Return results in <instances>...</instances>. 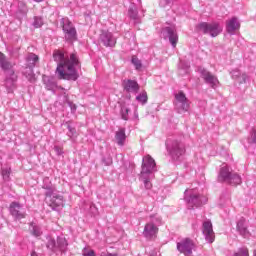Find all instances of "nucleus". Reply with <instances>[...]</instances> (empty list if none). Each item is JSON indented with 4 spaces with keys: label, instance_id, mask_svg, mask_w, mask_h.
I'll return each instance as SVG.
<instances>
[{
    "label": "nucleus",
    "instance_id": "nucleus-1",
    "mask_svg": "<svg viewBox=\"0 0 256 256\" xmlns=\"http://www.w3.org/2000/svg\"><path fill=\"white\" fill-rule=\"evenodd\" d=\"M54 61L58 63L57 73L59 79H67L71 81H77L79 74L75 70V65H79V59L76 53L70 55V59L65 55V53L55 50L53 53Z\"/></svg>",
    "mask_w": 256,
    "mask_h": 256
},
{
    "label": "nucleus",
    "instance_id": "nucleus-2",
    "mask_svg": "<svg viewBox=\"0 0 256 256\" xmlns=\"http://www.w3.org/2000/svg\"><path fill=\"white\" fill-rule=\"evenodd\" d=\"M197 29L198 31H201L205 35H207L208 33L209 35H211V37H217V35H219L221 31H223V28L217 22H212V23L202 22L198 24Z\"/></svg>",
    "mask_w": 256,
    "mask_h": 256
},
{
    "label": "nucleus",
    "instance_id": "nucleus-3",
    "mask_svg": "<svg viewBox=\"0 0 256 256\" xmlns=\"http://www.w3.org/2000/svg\"><path fill=\"white\" fill-rule=\"evenodd\" d=\"M175 106L178 109L179 113H185L189 111V100H187V96L183 91H180L178 94L175 95Z\"/></svg>",
    "mask_w": 256,
    "mask_h": 256
},
{
    "label": "nucleus",
    "instance_id": "nucleus-4",
    "mask_svg": "<svg viewBox=\"0 0 256 256\" xmlns=\"http://www.w3.org/2000/svg\"><path fill=\"white\" fill-rule=\"evenodd\" d=\"M155 167H157L155 159H153L151 155H146L143 157L141 174L149 175L150 173L155 171Z\"/></svg>",
    "mask_w": 256,
    "mask_h": 256
},
{
    "label": "nucleus",
    "instance_id": "nucleus-5",
    "mask_svg": "<svg viewBox=\"0 0 256 256\" xmlns=\"http://www.w3.org/2000/svg\"><path fill=\"white\" fill-rule=\"evenodd\" d=\"M63 31L65 33V38L68 39V41H75V39H77V30H75L71 21L66 20L64 22Z\"/></svg>",
    "mask_w": 256,
    "mask_h": 256
},
{
    "label": "nucleus",
    "instance_id": "nucleus-6",
    "mask_svg": "<svg viewBox=\"0 0 256 256\" xmlns=\"http://www.w3.org/2000/svg\"><path fill=\"white\" fill-rule=\"evenodd\" d=\"M100 41L104 47H115L117 39L113 37V33L109 31H102L100 34Z\"/></svg>",
    "mask_w": 256,
    "mask_h": 256
},
{
    "label": "nucleus",
    "instance_id": "nucleus-7",
    "mask_svg": "<svg viewBox=\"0 0 256 256\" xmlns=\"http://www.w3.org/2000/svg\"><path fill=\"white\" fill-rule=\"evenodd\" d=\"M157 233H159V227L153 222H149L145 225L143 235L146 239H157Z\"/></svg>",
    "mask_w": 256,
    "mask_h": 256
},
{
    "label": "nucleus",
    "instance_id": "nucleus-8",
    "mask_svg": "<svg viewBox=\"0 0 256 256\" xmlns=\"http://www.w3.org/2000/svg\"><path fill=\"white\" fill-rule=\"evenodd\" d=\"M193 247V241H191V239L188 238H186L182 243L177 244L178 251H180V253H184V255L186 256H191Z\"/></svg>",
    "mask_w": 256,
    "mask_h": 256
},
{
    "label": "nucleus",
    "instance_id": "nucleus-9",
    "mask_svg": "<svg viewBox=\"0 0 256 256\" xmlns=\"http://www.w3.org/2000/svg\"><path fill=\"white\" fill-rule=\"evenodd\" d=\"M201 75L205 83H208V85H210L213 89L219 85V79L217 76L213 75V73L203 69L201 70Z\"/></svg>",
    "mask_w": 256,
    "mask_h": 256
},
{
    "label": "nucleus",
    "instance_id": "nucleus-10",
    "mask_svg": "<svg viewBox=\"0 0 256 256\" xmlns=\"http://www.w3.org/2000/svg\"><path fill=\"white\" fill-rule=\"evenodd\" d=\"M10 213L12 217H15V219L18 221H21V219H25V217H27V214L21 211V204L17 202H12L10 204Z\"/></svg>",
    "mask_w": 256,
    "mask_h": 256
},
{
    "label": "nucleus",
    "instance_id": "nucleus-11",
    "mask_svg": "<svg viewBox=\"0 0 256 256\" xmlns=\"http://www.w3.org/2000/svg\"><path fill=\"white\" fill-rule=\"evenodd\" d=\"M203 235L209 243L215 241V232H213V224L210 221L203 223Z\"/></svg>",
    "mask_w": 256,
    "mask_h": 256
},
{
    "label": "nucleus",
    "instance_id": "nucleus-12",
    "mask_svg": "<svg viewBox=\"0 0 256 256\" xmlns=\"http://www.w3.org/2000/svg\"><path fill=\"white\" fill-rule=\"evenodd\" d=\"M122 86L127 93H138L140 89L139 83L131 79L123 80Z\"/></svg>",
    "mask_w": 256,
    "mask_h": 256
},
{
    "label": "nucleus",
    "instance_id": "nucleus-13",
    "mask_svg": "<svg viewBox=\"0 0 256 256\" xmlns=\"http://www.w3.org/2000/svg\"><path fill=\"white\" fill-rule=\"evenodd\" d=\"M48 205L52 209L57 210L59 209V207H65V200L63 199V196L55 195L50 197L48 201Z\"/></svg>",
    "mask_w": 256,
    "mask_h": 256
},
{
    "label": "nucleus",
    "instance_id": "nucleus-14",
    "mask_svg": "<svg viewBox=\"0 0 256 256\" xmlns=\"http://www.w3.org/2000/svg\"><path fill=\"white\" fill-rule=\"evenodd\" d=\"M241 27V24L239 23V20L237 17H233L232 19L227 21L226 29L228 33H235V31L239 30Z\"/></svg>",
    "mask_w": 256,
    "mask_h": 256
},
{
    "label": "nucleus",
    "instance_id": "nucleus-15",
    "mask_svg": "<svg viewBox=\"0 0 256 256\" xmlns=\"http://www.w3.org/2000/svg\"><path fill=\"white\" fill-rule=\"evenodd\" d=\"M127 139V135L125 134V129L121 128L115 133V140L117 145H120V147H123L125 145V141Z\"/></svg>",
    "mask_w": 256,
    "mask_h": 256
},
{
    "label": "nucleus",
    "instance_id": "nucleus-16",
    "mask_svg": "<svg viewBox=\"0 0 256 256\" xmlns=\"http://www.w3.org/2000/svg\"><path fill=\"white\" fill-rule=\"evenodd\" d=\"M231 171L229 170V167L224 166L220 169V173L218 176L219 181H226V183H229L231 180Z\"/></svg>",
    "mask_w": 256,
    "mask_h": 256
},
{
    "label": "nucleus",
    "instance_id": "nucleus-17",
    "mask_svg": "<svg viewBox=\"0 0 256 256\" xmlns=\"http://www.w3.org/2000/svg\"><path fill=\"white\" fill-rule=\"evenodd\" d=\"M164 31L167 33L171 45L173 47H177V42L179 41V36L177 35V33H175V31H173V29L169 27H166Z\"/></svg>",
    "mask_w": 256,
    "mask_h": 256
},
{
    "label": "nucleus",
    "instance_id": "nucleus-18",
    "mask_svg": "<svg viewBox=\"0 0 256 256\" xmlns=\"http://www.w3.org/2000/svg\"><path fill=\"white\" fill-rule=\"evenodd\" d=\"M237 231H239L242 237H249V230L245 225V218H241L237 223Z\"/></svg>",
    "mask_w": 256,
    "mask_h": 256
},
{
    "label": "nucleus",
    "instance_id": "nucleus-19",
    "mask_svg": "<svg viewBox=\"0 0 256 256\" xmlns=\"http://www.w3.org/2000/svg\"><path fill=\"white\" fill-rule=\"evenodd\" d=\"M0 67L4 71H9V69L13 68V64L11 62L7 61V56L3 54V52H0Z\"/></svg>",
    "mask_w": 256,
    "mask_h": 256
},
{
    "label": "nucleus",
    "instance_id": "nucleus-20",
    "mask_svg": "<svg viewBox=\"0 0 256 256\" xmlns=\"http://www.w3.org/2000/svg\"><path fill=\"white\" fill-rule=\"evenodd\" d=\"M207 198H205V196H199V195H192L190 196V199L188 200V203H190L191 205H203V203H206Z\"/></svg>",
    "mask_w": 256,
    "mask_h": 256
},
{
    "label": "nucleus",
    "instance_id": "nucleus-21",
    "mask_svg": "<svg viewBox=\"0 0 256 256\" xmlns=\"http://www.w3.org/2000/svg\"><path fill=\"white\" fill-rule=\"evenodd\" d=\"M228 183H230L231 185H241V176L237 174H231Z\"/></svg>",
    "mask_w": 256,
    "mask_h": 256
},
{
    "label": "nucleus",
    "instance_id": "nucleus-22",
    "mask_svg": "<svg viewBox=\"0 0 256 256\" xmlns=\"http://www.w3.org/2000/svg\"><path fill=\"white\" fill-rule=\"evenodd\" d=\"M148 99H149V97L147 96L146 91H143L136 97V100H138L139 103H142V105H145V103H147Z\"/></svg>",
    "mask_w": 256,
    "mask_h": 256
},
{
    "label": "nucleus",
    "instance_id": "nucleus-23",
    "mask_svg": "<svg viewBox=\"0 0 256 256\" xmlns=\"http://www.w3.org/2000/svg\"><path fill=\"white\" fill-rule=\"evenodd\" d=\"M26 61L28 63H31V65H35V63H37L39 61V56H37L34 53H30V54H28Z\"/></svg>",
    "mask_w": 256,
    "mask_h": 256
},
{
    "label": "nucleus",
    "instance_id": "nucleus-24",
    "mask_svg": "<svg viewBox=\"0 0 256 256\" xmlns=\"http://www.w3.org/2000/svg\"><path fill=\"white\" fill-rule=\"evenodd\" d=\"M121 115L124 121H129V108L122 106Z\"/></svg>",
    "mask_w": 256,
    "mask_h": 256
},
{
    "label": "nucleus",
    "instance_id": "nucleus-25",
    "mask_svg": "<svg viewBox=\"0 0 256 256\" xmlns=\"http://www.w3.org/2000/svg\"><path fill=\"white\" fill-rule=\"evenodd\" d=\"M132 63L135 66V69L139 70L141 67H143V64L141 63V60L137 58V56H132Z\"/></svg>",
    "mask_w": 256,
    "mask_h": 256
},
{
    "label": "nucleus",
    "instance_id": "nucleus-26",
    "mask_svg": "<svg viewBox=\"0 0 256 256\" xmlns=\"http://www.w3.org/2000/svg\"><path fill=\"white\" fill-rule=\"evenodd\" d=\"M56 247H59V249H65L67 247V240H65V238H58Z\"/></svg>",
    "mask_w": 256,
    "mask_h": 256
},
{
    "label": "nucleus",
    "instance_id": "nucleus-27",
    "mask_svg": "<svg viewBox=\"0 0 256 256\" xmlns=\"http://www.w3.org/2000/svg\"><path fill=\"white\" fill-rule=\"evenodd\" d=\"M33 25L36 29L43 27V19L41 17H35Z\"/></svg>",
    "mask_w": 256,
    "mask_h": 256
},
{
    "label": "nucleus",
    "instance_id": "nucleus-28",
    "mask_svg": "<svg viewBox=\"0 0 256 256\" xmlns=\"http://www.w3.org/2000/svg\"><path fill=\"white\" fill-rule=\"evenodd\" d=\"M234 256H249V250L247 248H242L236 252Z\"/></svg>",
    "mask_w": 256,
    "mask_h": 256
},
{
    "label": "nucleus",
    "instance_id": "nucleus-29",
    "mask_svg": "<svg viewBox=\"0 0 256 256\" xmlns=\"http://www.w3.org/2000/svg\"><path fill=\"white\" fill-rule=\"evenodd\" d=\"M47 247L49 249H55V247H57V243H55L54 239H50L47 243Z\"/></svg>",
    "mask_w": 256,
    "mask_h": 256
},
{
    "label": "nucleus",
    "instance_id": "nucleus-30",
    "mask_svg": "<svg viewBox=\"0 0 256 256\" xmlns=\"http://www.w3.org/2000/svg\"><path fill=\"white\" fill-rule=\"evenodd\" d=\"M83 256H97V255L95 254V250H89L87 252H84Z\"/></svg>",
    "mask_w": 256,
    "mask_h": 256
},
{
    "label": "nucleus",
    "instance_id": "nucleus-31",
    "mask_svg": "<svg viewBox=\"0 0 256 256\" xmlns=\"http://www.w3.org/2000/svg\"><path fill=\"white\" fill-rule=\"evenodd\" d=\"M251 139H252L253 143H256V131L255 130L251 134Z\"/></svg>",
    "mask_w": 256,
    "mask_h": 256
},
{
    "label": "nucleus",
    "instance_id": "nucleus-32",
    "mask_svg": "<svg viewBox=\"0 0 256 256\" xmlns=\"http://www.w3.org/2000/svg\"><path fill=\"white\" fill-rule=\"evenodd\" d=\"M145 187L146 189H151V182H149V180H145Z\"/></svg>",
    "mask_w": 256,
    "mask_h": 256
},
{
    "label": "nucleus",
    "instance_id": "nucleus-33",
    "mask_svg": "<svg viewBox=\"0 0 256 256\" xmlns=\"http://www.w3.org/2000/svg\"><path fill=\"white\" fill-rule=\"evenodd\" d=\"M33 235H34L35 237H40V236H41V232H39V231H37V230H34V231H33Z\"/></svg>",
    "mask_w": 256,
    "mask_h": 256
},
{
    "label": "nucleus",
    "instance_id": "nucleus-34",
    "mask_svg": "<svg viewBox=\"0 0 256 256\" xmlns=\"http://www.w3.org/2000/svg\"><path fill=\"white\" fill-rule=\"evenodd\" d=\"M101 256H119L118 254H112V253H102Z\"/></svg>",
    "mask_w": 256,
    "mask_h": 256
},
{
    "label": "nucleus",
    "instance_id": "nucleus-35",
    "mask_svg": "<svg viewBox=\"0 0 256 256\" xmlns=\"http://www.w3.org/2000/svg\"><path fill=\"white\" fill-rule=\"evenodd\" d=\"M31 256H38V255H37V252L32 251V252H31Z\"/></svg>",
    "mask_w": 256,
    "mask_h": 256
},
{
    "label": "nucleus",
    "instance_id": "nucleus-36",
    "mask_svg": "<svg viewBox=\"0 0 256 256\" xmlns=\"http://www.w3.org/2000/svg\"><path fill=\"white\" fill-rule=\"evenodd\" d=\"M36 3H41L43 0H34Z\"/></svg>",
    "mask_w": 256,
    "mask_h": 256
},
{
    "label": "nucleus",
    "instance_id": "nucleus-37",
    "mask_svg": "<svg viewBox=\"0 0 256 256\" xmlns=\"http://www.w3.org/2000/svg\"><path fill=\"white\" fill-rule=\"evenodd\" d=\"M253 256H256V250H254V255Z\"/></svg>",
    "mask_w": 256,
    "mask_h": 256
},
{
    "label": "nucleus",
    "instance_id": "nucleus-38",
    "mask_svg": "<svg viewBox=\"0 0 256 256\" xmlns=\"http://www.w3.org/2000/svg\"><path fill=\"white\" fill-rule=\"evenodd\" d=\"M31 73H33V69H30Z\"/></svg>",
    "mask_w": 256,
    "mask_h": 256
},
{
    "label": "nucleus",
    "instance_id": "nucleus-39",
    "mask_svg": "<svg viewBox=\"0 0 256 256\" xmlns=\"http://www.w3.org/2000/svg\"><path fill=\"white\" fill-rule=\"evenodd\" d=\"M243 79H244V81H245V75L243 76Z\"/></svg>",
    "mask_w": 256,
    "mask_h": 256
}]
</instances>
